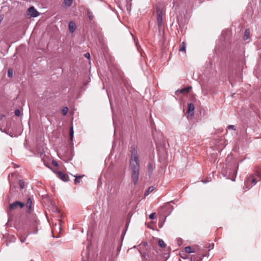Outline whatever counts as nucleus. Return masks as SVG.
<instances>
[{"label": "nucleus", "mask_w": 261, "mask_h": 261, "mask_svg": "<svg viewBox=\"0 0 261 261\" xmlns=\"http://www.w3.org/2000/svg\"><path fill=\"white\" fill-rule=\"evenodd\" d=\"M129 168L131 172V180L135 185L137 184L140 172V159L137 146L134 145L130 147V157Z\"/></svg>", "instance_id": "1"}, {"label": "nucleus", "mask_w": 261, "mask_h": 261, "mask_svg": "<svg viewBox=\"0 0 261 261\" xmlns=\"http://www.w3.org/2000/svg\"><path fill=\"white\" fill-rule=\"evenodd\" d=\"M259 180L260 177L258 175H250L245 179L244 189L246 190L250 189L252 186L255 185Z\"/></svg>", "instance_id": "2"}, {"label": "nucleus", "mask_w": 261, "mask_h": 261, "mask_svg": "<svg viewBox=\"0 0 261 261\" xmlns=\"http://www.w3.org/2000/svg\"><path fill=\"white\" fill-rule=\"evenodd\" d=\"M24 206V203L22 202L16 201L9 205V209L8 210V214L9 215H10L11 212L14 210H17L18 208H21Z\"/></svg>", "instance_id": "3"}, {"label": "nucleus", "mask_w": 261, "mask_h": 261, "mask_svg": "<svg viewBox=\"0 0 261 261\" xmlns=\"http://www.w3.org/2000/svg\"><path fill=\"white\" fill-rule=\"evenodd\" d=\"M192 87L188 86L183 89L176 91L175 94L177 96H188V94L190 93Z\"/></svg>", "instance_id": "4"}, {"label": "nucleus", "mask_w": 261, "mask_h": 261, "mask_svg": "<svg viewBox=\"0 0 261 261\" xmlns=\"http://www.w3.org/2000/svg\"><path fill=\"white\" fill-rule=\"evenodd\" d=\"M157 23L159 29H161L163 27V12L160 9H157Z\"/></svg>", "instance_id": "5"}, {"label": "nucleus", "mask_w": 261, "mask_h": 261, "mask_svg": "<svg viewBox=\"0 0 261 261\" xmlns=\"http://www.w3.org/2000/svg\"><path fill=\"white\" fill-rule=\"evenodd\" d=\"M209 253H207L205 255H194L190 256L189 257V260L190 261H201L202 259V257H204L205 256H208Z\"/></svg>", "instance_id": "6"}, {"label": "nucleus", "mask_w": 261, "mask_h": 261, "mask_svg": "<svg viewBox=\"0 0 261 261\" xmlns=\"http://www.w3.org/2000/svg\"><path fill=\"white\" fill-rule=\"evenodd\" d=\"M28 15H30L31 17H36L39 15V12L33 6H32L28 10Z\"/></svg>", "instance_id": "7"}, {"label": "nucleus", "mask_w": 261, "mask_h": 261, "mask_svg": "<svg viewBox=\"0 0 261 261\" xmlns=\"http://www.w3.org/2000/svg\"><path fill=\"white\" fill-rule=\"evenodd\" d=\"M188 111H187V113H188L187 117H188V118H189V117H192L193 116L194 113L195 107H194V105L192 103H188Z\"/></svg>", "instance_id": "8"}, {"label": "nucleus", "mask_w": 261, "mask_h": 261, "mask_svg": "<svg viewBox=\"0 0 261 261\" xmlns=\"http://www.w3.org/2000/svg\"><path fill=\"white\" fill-rule=\"evenodd\" d=\"M154 169L155 164L153 163H149L147 166L148 174L149 176L152 175Z\"/></svg>", "instance_id": "9"}, {"label": "nucleus", "mask_w": 261, "mask_h": 261, "mask_svg": "<svg viewBox=\"0 0 261 261\" xmlns=\"http://www.w3.org/2000/svg\"><path fill=\"white\" fill-rule=\"evenodd\" d=\"M58 177L64 181H67L68 179V176L64 172L60 171L58 173Z\"/></svg>", "instance_id": "10"}, {"label": "nucleus", "mask_w": 261, "mask_h": 261, "mask_svg": "<svg viewBox=\"0 0 261 261\" xmlns=\"http://www.w3.org/2000/svg\"><path fill=\"white\" fill-rule=\"evenodd\" d=\"M68 27H69V31L71 33H73L76 29V25L75 23L72 21H70L69 22Z\"/></svg>", "instance_id": "11"}, {"label": "nucleus", "mask_w": 261, "mask_h": 261, "mask_svg": "<svg viewBox=\"0 0 261 261\" xmlns=\"http://www.w3.org/2000/svg\"><path fill=\"white\" fill-rule=\"evenodd\" d=\"M32 204V202L31 198H28L27 199V202L26 205L28 208V212L29 213H30L31 212Z\"/></svg>", "instance_id": "12"}, {"label": "nucleus", "mask_w": 261, "mask_h": 261, "mask_svg": "<svg viewBox=\"0 0 261 261\" xmlns=\"http://www.w3.org/2000/svg\"><path fill=\"white\" fill-rule=\"evenodd\" d=\"M185 251L186 253H188L195 252V251L190 246H187V247H186L185 248Z\"/></svg>", "instance_id": "13"}, {"label": "nucleus", "mask_w": 261, "mask_h": 261, "mask_svg": "<svg viewBox=\"0 0 261 261\" xmlns=\"http://www.w3.org/2000/svg\"><path fill=\"white\" fill-rule=\"evenodd\" d=\"M154 190V187H149L147 190L145 191L144 193V196H146L148 195L151 192H152Z\"/></svg>", "instance_id": "14"}, {"label": "nucleus", "mask_w": 261, "mask_h": 261, "mask_svg": "<svg viewBox=\"0 0 261 261\" xmlns=\"http://www.w3.org/2000/svg\"><path fill=\"white\" fill-rule=\"evenodd\" d=\"M179 51H186V43L184 42H182L181 44V46L179 49Z\"/></svg>", "instance_id": "15"}, {"label": "nucleus", "mask_w": 261, "mask_h": 261, "mask_svg": "<svg viewBox=\"0 0 261 261\" xmlns=\"http://www.w3.org/2000/svg\"><path fill=\"white\" fill-rule=\"evenodd\" d=\"M250 36V31L249 29H247L245 31L244 33V39L247 40Z\"/></svg>", "instance_id": "16"}, {"label": "nucleus", "mask_w": 261, "mask_h": 261, "mask_svg": "<svg viewBox=\"0 0 261 261\" xmlns=\"http://www.w3.org/2000/svg\"><path fill=\"white\" fill-rule=\"evenodd\" d=\"M180 255L181 257H182L184 259H189L190 256L185 254L184 251H181L180 253Z\"/></svg>", "instance_id": "17"}, {"label": "nucleus", "mask_w": 261, "mask_h": 261, "mask_svg": "<svg viewBox=\"0 0 261 261\" xmlns=\"http://www.w3.org/2000/svg\"><path fill=\"white\" fill-rule=\"evenodd\" d=\"M68 111L67 107H64L62 110V114L63 116H66Z\"/></svg>", "instance_id": "18"}, {"label": "nucleus", "mask_w": 261, "mask_h": 261, "mask_svg": "<svg viewBox=\"0 0 261 261\" xmlns=\"http://www.w3.org/2000/svg\"><path fill=\"white\" fill-rule=\"evenodd\" d=\"M159 245L162 248H165L166 244L163 240L160 239L158 242Z\"/></svg>", "instance_id": "19"}, {"label": "nucleus", "mask_w": 261, "mask_h": 261, "mask_svg": "<svg viewBox=\"0 0 261 261\" xmlns=\"http://www.w3.org/2000/svg\"><path fill=\"white\" fill-rule=\"evenodd\" d=\"M73 133H74V132H73V126H71L70 128V133H69V135H70V139L71 141H72L73 140Z\"/></svg>", "instance_id": "20"}, {"label": "nucleus", "mask_w": 261, "mask_h": 261, "mask_svg": "<svg viewBox=\"0 0 261 261\" xmlns=\"http://www.w3.org/2000/svg\"><path fill=\"white\" fill-rule=\"evenodd\" d=\"M73 0H64V4L67 6L70 7L72 3Z\"/></svg>", "instance_id": "21"}, {"label": "nucleus", "mask_w": 261, "mask_h": 261, "mask_svg": "<svg viewBox=\"0 0 261 261\" xmlns=\"http://www.w3.org/2000/svg\"><path fill=\"white\" fill-rule=\"evenodd\" d=\"M19 185L21 189H24L25 185L24 182L22 180H20L19 181Z\"/></svg>", "instance_id": "22"}, {"label": "nucleus", "mask_w": 261, "mask_h": 261, "mask_svg": "<svg viewBox=\"0 0 261 261\" xmlns=\"http://www.w3.org/2000/svg\"><path fill=\"white\" fill-rule=\"evenodd\" d=\"M15 116L19 117L21 115V111L19 109H16L14 112Z\"/></svg>", "instance_id": "23"}, {"label": "nucleus", "mask_w": 261, "mask_h": 261, "mask_svg": "<svg viewBox=\"0 0 261 261\" xmlns=\"http://www.w3.org/2000/svg\"><path fill=\"white\" fill-rule=\"evenodd\" d=\"M13 75V70L12 69H9L8 71V76L10 77H11Z\"/></svg>", "instance_id": "24"}, {"label": "nucleus", "mask_w": 261, "mask_h": 261, "mask_svg": "<svg viewBox=\"0 0 261 261\" xmlns=\"http://www.w3.org/2000/svg\"><path fill=\"white\" fill-rule=\"evenodd\" d=\"M75 184L79 183L80 182V179L82 176H75Z\"/></svg>", "instance_id": "25"}, {"label": "nucleus", "mask_w": 261, "mask_h": 261, "mask_svg": "<svg viewBox=\"0 0 261 261\" xmlns=\"http://www.w3.org/2000/svg\"><path fill=\"white\" fill-rule=\"evenodd\" d=\"M156 214L155 213H152L149 215V218L150 219H154L155 218Z\"/></svg>", "instance_id": "26"}, {"label": "nucleus", "mask_w": 261, "mask_h": 261, "mask_svg": "<svg viewBox=\"0 0 261 261\" xmlns=\"http://www.w3.org/2000/svg\"><path fill=\"white\" fill-rule=\"evenodd\" d=\"M88 16L89 19H91V20L93 18V16L92 15V13L91 12L89 11H88Z\"/></svg>", "instance_id": "27"}, {"label": "nucleus", "mask_w": 261, "mask_h": 261, "mask_svg": "<svg viewBox=\"0 0 261 261\" xmlns=\"http://www.w3.org/2000/svg\"><path fill=\"white\" fill-rule=\"evenodd\" d=\"M227 129H233V130H236V127H235V126L234 125H229L227 126Z\"/></svg>", "instance_id": "28"}, {"label": "nucleus", "mask_w": 261, "mask_h": 261, "mask_svg": "<svg viewBox=\"0 0 261 261\" xmlns=\"http://www.w3.org/2000/svg\"><path fill=\"white\" fill-rule=\"evenodd\" d=\"M20 242L23 243L25 242V238L23 237L22 236H20L19 237Z\"/></svg>", "instance_id": "29"}, {"label": "nucleus", "mask_w": 261, "mask_h": 261, "mask_svg": "<svg viewBox=\"0 0 261 261\" xmlns=\"http://www.w3.org/2000/svg\"><path fill=\"white\" fill-rule=\"evenodd\" d=\"M84 56H85L86 58H87V59H90V54H89V53H86V54L84 55Z\"/></svg>", "instance_id": "30"}, {"label": "nucleus", "mask_w": 261, "mask_h": 261, "mask_svg": "<svg viewBox=\"0 0 261 261\" xmlns=\"http://www.w3.org/2000/svg\"><path fill=\"white\" fill-rule=\"evenodd\" d=\"M109 102H110V105H111V109L113 110V105H112V99H109Z\"/></svg>", "instance_id": "31"}, {"label": "nucleus", "mask_w": 261, "mask_h": 261, "mask_svg": "<svg viewBox=\"0 0 261 261\" xmlns=\"http://www.w3.org/2000/svg\"><path fill=\"white\" fill-rule=\"evenodd\" d=\"M214 246V244H213L212 245H210L209 247H208V250H210L211 249H213Z\"/></svg>", "instance_id": "32"}, {"label": "nucleus", "mask_w": 261, "mask_h": 261, "mask_svg": "<svg viewBox=\"0 0 261 261\" xmlns=\"http://www.w3.org/2000/svg\"><path fill=\"white\" fill-rule=\"evenodd\" d=\"M237 171H236L234 173V177L233 178H232L231 180L232 181H234L235 180V178H236V175H237Z\"/></svg>", "instance_id": "33"}, {"label": "nucleus", "mask_w": 261, "mask_h": 261, "mask_svg": "<svg viewBox=\"0 0 261 261\" xmlns=\"http://www.w3.org/2000/svg\"><path fill=\"white\" fill-rule=\"evenodd\" d=\"M53 164L55 165V166H58V164L57 163H53Z\"/></svg>", "instance_id": "34"}, {"label": "nucleus", "mask_w": 261, "mask_h": 261, "mask_svg": "<svg viewBox=\"0 0 261 261\" xmlns=\"http://www.w3.org/2000/svg\"><path fill=\"white\" fill-rule=\"evenodd\" d=\"M235 94H236L235 93H233V94L232 95V97L234 96V95H235Z\"/></svg>", "instance_id": "35"}]
</instances>
